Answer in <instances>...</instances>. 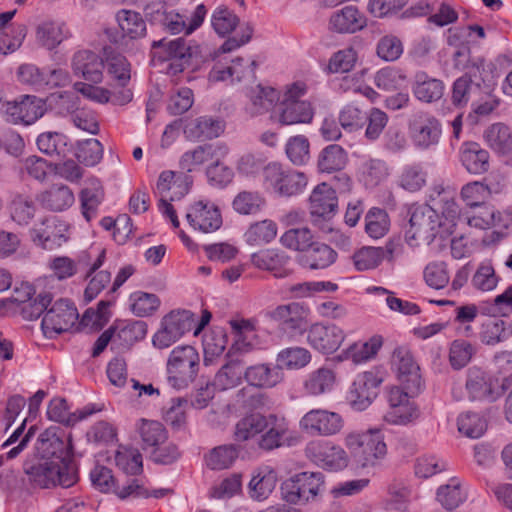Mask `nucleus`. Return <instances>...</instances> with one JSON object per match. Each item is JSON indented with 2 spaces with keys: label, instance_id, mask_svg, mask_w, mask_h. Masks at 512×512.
Wrapping results in <instances>:
<instances>
[{
  "label": "nucleus",
  "instance_id": "09e8293b",
  "mask_svg": "<svg viewBox=\"0 0 512 512\" xmlns=\"http://www.w3.org/2000/svg\"><path fill=\"white\" fill-rule=\"evenodd\" d=\"M238 457V450L233 444H224L211 449L204 456L206 466L215 471L230 468Z\"/></svg>",
  "mask_w": 512,
  "mask_h": 512
},
{
  "label": "nucleus",
  "instance_id": "f8f14e48",
  "mask_svg": "<svg viewBox=\"0 0 512 512\" xmlns=\"http://www.w3.org/2000/svg\"><path fill=\"white\" fill-rule=\"evenodd\" d=\"M78 317L79 314L74 303L61 298L51 302L42 318L41 327L46 337L53 338L55 335L71 329Z\"/></svg>",
  "mask_w": 512,
  "mask_h": 512
},
{
  "label": "nucleus",
  "instance_id": "39448f33",
  "mask_svg": "<svg viewBox=\"0 0 512 512\" xmlns=\"http://www.w3.org/2000/svg\"><path fill=\"white\" fill-rule=\"evenodd\" d=\"M200 357L196 349L190 345L175 347L167 361V380L175 389L186 388L192 383L199 370Z\"/></svg>",
  "mask_w": 512,
  "mask_h": 512
},
{
  "label": "nucleus",
  "instance_id": "473e14b6",
  "mask_svg": "<svg viewBox=\"0 0 512 512\" xmlns=\"http://www.w3.org/2000/svg\"><path fill=\"white\" fill-rule=\"evenodd\" d=\"M280 94L273 87L261 84L253 87L249 92L250 102L246 111L252 117L269 112L279 101Z\"/></svg>",
  "mask_w": 512,
  "mask_h": 512
},
{
  "label": "nucleus",
  "instance_id": "412c9836",
  "mask_svg": "<svg viewBox=\"0 0 512 512\" xmlns=\"http://www.w3.org/2000/svg\"><path fill=\"white\" fill-rule=\"evenodd\" d=\"M381 383L382 379L374 372L358 374L348 391L351 407L356 411L366 410L378 396Z\"/></svg>",
  "mask_w": 512,
  "mask_h": 512
},
{
  "label": "nucleus",
  "instance_id": "cd10ccee",
  "mask_svg": "<svg viewBox=\"0 0 512 512\" xmlns=\"http://www.w3.org/2000/svg\"><path fill=\"white\" fill-rule=\"evenodd\" d=\"M72 68L77 76L85 80L100 83L103 78L104 62L95 52L89 50L78 51L72 59Z\"/></svg>",
  "mask_w": 512,
  "mask_h": 512
},
{
  "label": "nucleus",
  "instance_id": "e433bc0d",
  "mask_svg": "<svg viewBox=\"0 0 512 512\" xmlns=\"http://www.w3.org/2000/svg\"><path fill=\"white\" fill-rule=\"evenodd\" d=\"M277 475L268 468L259 469L248 484L249 497L255 501L266 500L276 487Z\"/></svg>",
  "mask_w": 512,
  "mask_h": 512
},
{
  "label": "nucleus",
  "instance_id": "dca6fc26",
  "mask_svg": "<svg viewBox=\"0 0 512 512\" xmlns=\"http://www.w3.org/2000/svg\"><path fill=\"white\" fill-rule=\"evenodd\" d=\"M300 429L312 436H333L344 427L343 417L326 409H312L305 413L299 421Z\"/></svg>",
  "mask_w": 512,
  "mask_h": 512
},
{
  "label": "nucleus",
  "instance_id": "c9c22d12",
  "mask_svg": "<svg viewBox=\"0 0 512 512\" xmlns=\"http://www.w3.org/2000/svg\"><path fill=\"white\" fill-rule=\"evenodd\" d=\"M244 378L254 387L272 388L282 381L283 372L277 366L257 364L245 370Z\"/></svg>",
  "mask_w": 512,
  "mask_h": 512
},
{
  "label": "nucleus",
  "instance_id": "79ce46f5",
  "mask_svg": "<svg viewBox=\"0 0 512 512\" xmlns=\"http://www.w3.org/2000/svg\"><path fill=\"white\" fill-rule=\"evenodd\" d=\"M94 409L85 407L79 415L71 413L67 401L64 398H53L47 408V416L50 420L65 425H74L78 421L87 418L94 413Z\"/></svg>",
  "mask_w": 512,
  "mask_h": 512
},
{
  "label": "nucleus",
  "instance_id": "6ab92c4d",
  "mask_svg": "<svg viewBox=\"0 0 512 512\" xmlns=\"http://www.w3.org/2000/svg\"><path fill=\"white\" fill-rule=\"evenodd\" d=\"M70 446L66 432L60 427L50 426L38 436L35 449L43 459L66 461Z\"/></svg>",
  "mask_w": 512,
  "mask_h": 512
},
{
  "label": "nucleus",
  "instance_id": "5fc2aeb1",
  "mask_svg": "<svg viewBox=\"0 0 512 512\" xmlns=\"http://www.w3.org/2000/svg\"><path fill=\"white\" fill-rule=\"evenodd\" d=\"M312 360L310 351L304 347H289L282 349L277 355V367L293 370L307 366Z\"/></svg>",
  "mask_w": 512,
  "mask_h": 512
},
{
  "label": "nucleus",
  "instance_id": "b1692460",
  "mask_svg": "<svg viewBox=\"0 0 512 512\" xmlns=\"http://www.w3.org/2000/svg\"><path fill=\"white\" fill-rule=\"evenodd\" d=\"M250 259L254 267L268 271L276 278H285L292 272L290 256L279 249H262L253 253Z\"/></svg>",
  "mask_w": 512,
  "mask_h": 512
},
{
  "label": "nucleus",
  "instance_id": "2f4dec72",
  "mask_svg": "<svg viewBox=\"0 0 512 512\" xmlns=\"http://www.w3.org/2000/svg\"><path fill=\"white\" fill-rule=\"evenodd\" d=\"M14 15L15 11L0 13V54L3 55L16 51L26 37L27 30L24 25L6 27Z\"/></svg>",
  "mask_w": 512,
  "mask_h": 512
},
{
  "label": "nucleus",
  "instance_id": "9b49d317",
  "mask_svg": "<svg viewBox=\"0 0 512 512\" xmlns=\"http://www.w3.org/2000/svg\"><path fill=\"white\" fill-rule=\"evenodd\" d=\"M304 452L314 464L331 472L344 470L350 461L344 448L330 441L312 440L307 443Z\"/></svg>",
  "mask_w": 512,
  "mask_h": 512
},
{
  "label": "nucleus",
  "instance_id": "bf43d9fd",
  "mask_svg": "<svg viewBox=\"0 0 512 512\" xmlns=\"http://www.w3.org/2000/svg\"><path fill=\"white\" fill-rule=\"evenodd\" d=\"M243 375V367L239 361L227 362L216 373L212 386L219 390L234 388L240 384Z\"/></svg>",
  "mask_w": 512,
  "mask_h": 512
},
{
  "label": "nucleus",
  "instance_id": "ea45409f",
  "mask_svg": "<svg viewBox=\"0 0 512 512\" xmlns=\"http://www.w3.org/2000/svg\"><path fill=\"white\" fill-rule=\"evenodd\" d=\"M389 175L387 164L380 159L363 157L358 166L359 180L367 188H373L384 181Z\"/></svg>",
  "mask_w": 512,
  "mask_h": 512
},
{
  "label": "nucleus",
  "instance_id": "423d86ee",
  "mask_svg": "<svg viewBox=\"0 0 512 512\" xmlns=\"http://www.w3.org/2000/svg\"><path fill=\"white\" fill-rule=\"evenodd\" d=\"M309 201L312 224L322 233H331L333 231L332 218L338 207L335 190L327 183L318 184L313 189Z\"/></svg>",
  "mask_w": 512,
  "mask_h": 512
},
{
  "label": "nucleus",
  "instance_id": "8fccbe9b",
  "mask_svg": "<svg viewBox=\"0 0 512 512\" xmlns=\"http://www.w3.org/2000/svg\"><path fill=\"white\" fill-rule=\"evenodd\" d=\"M277 231V224L270 219H265L251 224L244 238L247 244L260 246L272 242L277 236Z\"/></svg>",
  "mask_w": 512,
  "mask_h": 512
},
{
  "label": "nucleus",
  "instance_id": "338daca9",
  "mask_svg": "<svg viewBox=\"0 0 512 512\" xmlns=\"http://www.w3.org/2000/svg\"><path fill=\"white\" fill-rule=\"evenodd\" d=\"M115 463L126 474L136 475L142 471V455L131 447H120L115 453Z\"/></svg>",
  "mask_w": 512,
  "mask_h": 512
},
{
  "label": "nucleus",
  "instance_id": "37998d69",
  "mask_svg": "<svg viewBox=\"0 0 512 512\" xmlns=\"http://www.w3.org/2000/svg\"><path fill=\"white\" fill-rule=\"evenodd\" d=\"M37 209V204L31 196L17 194L9 204L10 218L17 225L26 227L34 219Z\"/></svg>",
  "mask_w": 512,
  "mask_h": 512
},
{
  "label": "nucleus",
  "instance_id": "f03ea898",
  "mask_svg": "<svg viewBox=\"0 0 512 512\" xmlns=\"http://www.w3.org/2000/svg\"><path fill=\"white\" fill-rule=\"evenodd\" d=\"M344 444L354 462L361 468H375L387 455L384 435L377 428L352 431L345 436Z\"/></svg>",
  "mask_w": 512,
  "mask_h": 512
},
{
  "label": "nucleus",
  "instance_id": "f704fd0d",
  "mask_svg": "<svg viewBox=\"0 0 512 512\" xmlns=\"http://www.w3.org/2000/svg\"><path fill=\"white\" fill-rule=\"evenodd\" d=\"M337 259V253L327 244L316 241L311 248L299 256V264L311 270L325 269Z\"/></svg>",
  "mask_w": 512,
  "mask_h": 512
},
{
  "label": "nucleus",
  "instance_id": "3c124183",
  "mask_svg": "<svg viewBox=\"0 0 512 512\" xmlns=\"http://www.w3.org/2000/svg\"><path fill=\"white\" fill-rule=\"evenodd\" d=\"M116 19L123 37L138 39L146 34V23L141 14L131 10H121Z\"/></svg>",
  "mask_w": 512,
  "mask_h": 512
},
{
  "label": "nucleus",
  "instance_id": "a211bd4d",
  "mask_svg": "<svg viewBox=\"0 0 512 512\" xmlns=\"http://www.w3.org/2000/svg\"><path fill=\"white\" fill-rule=\"evenodd\" d=\"M104 260L105 250H101L94 261L91 259L90 252H83L78 256L77 261L68 256H57L52 258L48 265L58 280H65L74 276L77 273L78 267L82 266L89 267L86 277H90L103 265Z\"/></svg>",
  "mask_w": 512,
  "mask_h": 512
},
{
  "label": "nucleus",
  "instance_id": "2eb2a0df",
  "mask_svg": "<svg viewBox=\"0 0 512 512\" xmlns=\"http://www.w3.org/2000/svg\"><path fill=\"white\" fill-rule=\"evenodd\" d=\"M416 395L401 387H392L388 392L389 409L384 414V420L392 425H407L416 420L420 411L411 400Z\"/></svg>",
  "mask_w": 512,
  "mask_h": 512
},
{
  "label": "nucleus",
  "instance_id": "a19ab883",
  "mask_svg": "<svg viewBox=\"0 0 512 512\" xmlns=\"http://www.w3.org/2000/svg\"><path fill=\"white\" fill-rule=\"evenodd\" d=\"M104 199V190L99 180H90L88 186L80 193L82 215L86 221L93 220L98 213V208Z\"/></svg>",
  "mask_w": 512,
  "mask_h": 512
},
{
  "label": "nucleus",
  "instance_id": "13d9d810",
  "mask_svg": "<svg viewBox=\"0 0 512 512\" xmlns=\"http://www.w3.org/2000/svg\"><path fill=\"white\" fill-rule=\"evenodd\" d=\"M224 128L222 120L211 116H201L190 124L189 133L198 139H213L219 137Z\"/></svg>",
  "mask_w": 512,
  "mask_h": 512
},
{
  "label": "nucleus",
  "instance_id": "1a4fd4ad",
  "mask_svg": "<svg viewBox=\"0 0 512 512\" xmlns=\"http://www.w3.org/2000/svg\"><path fill=\"white\" fill-rule=\"evenodd\" d=\"M308 315V307L299 302L278 305L266 312V317L275 322L279 331L289 338L305 333Z\"/></svg>",
  "mask_w": 512,
  "mask_h": 512
},
{
  "label": "nucleus",
  "instance_id": "7ed1b4c3",
  "mask_svg": "<svg viewBox=\"0 0 512 512\" xmlns=\"http://www.w3.org/2000/svg\"><path fill=\"white\" fill-rule=\"evenodd\" d=\"M23 469L29 482L39 488L56 485L68 488L77 481V475L67 461L43 458L26 460Z\"/></svg>",
  "mask_w": 512,
  "mask_h": 512
},
{
  "label": "nucleus",
  "instance_id": "393cba45",
  "mask_svg": "<svg viewBox=\"0 0 512 512\" xmlns=\"http://www.w3.org/2000/svg\"><path fill=\"white\" fill-rule=\"evenodd\" d=\"M367 19L356 6L347 5L332 13L329 19V29L341 33L352 34L365 28Z\"/></svg>",
  "mask_w": 512,
  "mask_h": 512
},
{
  "label": "nucleus",
  "instance_id": "58836bf2",
  "mask_svg": "<svg viewBox=\"0 0 512 512\" xmlns=\"http://www.w3.org/2000/svg\"><path fill=\"white\" fill-rule=\"evenodd\" d=\"M39 200L45 208L51 211L61 212L71 207L75 198L72 190L68 186L54 184L40 195Z\"/></svg>",
  "mask_w": 512,
  "mask_h": 512
},
{
  "label": "nucleus",
  "instance_id": "e2e57ef3",
  "mask_svg": "<svg viewBox=\"0 0 512 512\" xmlns=\"http://www.w3.org/2000/svg\"><path fill=\"white\" fill-rule=\"evenodd\" d=\"M459 433L469 438H480L487 430V420L478 413L466 412L457 418Z\"/></svg>",
  "mask_w": 512,
  "mask_h": 512
},
{
  "label": "nucleus",
  "instance_id": "a18cd8bd",
  "mask_svg": "<svg viewBox=\"0 0 512 512\" xmlns=\"http://www.w3.org/2000/svg\"><path fill=\"white\" fill-rule=\"evenodd\" d=\"M267 427V416L259 413H251L241 418L235 425L234 438L244 442L260 436Z\"/></svg>",
  "mask_w": 512,
  "mask_h": 512
},
{
  "label": "nucleus",
  "instance_id": "c756f323",
  "mask_svg": "<svg viewBox=\"0 0 512 512\" xmlns=\"http://www.w3.org/2000/svg\"><path fill=\"white\" fill-rule=\"evenodd\" d=\"M337 383L334 369L322 366L308 373L303 380V390L309 396H321L332 392Z\"/></svg>",
  "mask_w": 512,
  "mask_h": 512
},
{
  "label": "nucleus",
  "instance_id": "6e6d98bb",
  "mask_svg": "<svg viewBox=\"0 0 512 512\" xmlns=\"http://www.w3.org/2000/svg\"><path fill=\"white\" fill-rule=\"evenodd\" d=\"M36 144L38 149L48 156L65 157L69 151L67 136L59 132L41 133Z\"/></svg>",
  "mask_w": 512,
  "mask_h": 512
},
{
  "label": "nucleus",
  "instance_id": "ddd939ff",
  "mask_svg": "<svg viewBox=\"0 0 512 512\" xmlns=\"http://www.w3.org/2000/svg\"><path fill=\"white\" fill-rule=\"evenodd\" d=\"M45 110V102L32 95H24L19 100L7 101L0 107V113L7 122L26 126L41 118Z\"/></svg>",
  "mask_w": 512,
  "mask_h": 512
},
{
  "label": "nucleus",
  "instance_id": "f3484780",
  "mask_svg": "<svg viewBox=\"0 0 512 512\" xmlns=\"http://www.w3.org/2000/svg\"><path fill=\"white\" fill-rule=\"evenodd\" d=\"M392 365L397 371L400 387L412 394H419L423 386L420 368L408 347L400 346L394 350Z\"/></svg>",
  "mask_w": 512,
  "mask_h": 512
},
{
  "label": "nucleus",
  "instance_id": "bb28decb",
  "mask_svg": "<svg viewBox=\"0 0 512 512\" xmlns=\"http://www.w3.org/2000/svg\"><path fill=\"white\" fill-rule=\"evenodd\" d=\"M410 131L411 137L417 146L428 148L438 143L441 136V125L436 118L421 114L412 121Z\"/></svg>",
  "mask_w": 512,
  "mask_h": 512
},
{
  "label": "nucleus",
  "instance_id": "f257e3e1",
  "mask_svg": "<svg viewBox=\"0 0 512 512\" xmlns=\"http://www.w3.org/2000/svg\"><path fill=\"white\" fill-rule=\"evenodd\" d=\"M448 190L444 182H435L428 192L426 205H413L409 209V227L405 239L410 247L424 241L430 251L441 254L448 246Z\"/></svg>",
  "mask_w": 512,
  "mask_h": 512
},
{
  "label": "nucleus",
  "instance_id": "4be33fe9",
  "mask_svg": "<svg viewBox=\"0 0 512 512\" xmlns=\"http://www.w3.org/2000/svg\"><path fill=\"white\" fill-rule=\"evenodd\" d=\"M473 209H477L473 214L458 213L456 205L450 202V218H453L450 219L452 226L464 227L467 225L479 229L500 226L501 214L493 206L485 202Z\"/></svg>",
  "mask_w": 512,
  "mask_h": 512
},
{
  "label": "nucleus",
  "instance_id": "7c9ffc66",
  "mask_svg": "<svg viewBox=\"0 0 512 512\" xmlns=\"http://www.w3.org/2000/svg\"><path fill=\"white\" fill-rule=\"evenodd\" d=\"M489 152L476 142H465L459 149V159L465 169L475 175L489 170Z\"/></svg>",
  "mask_w": 512,
  "mask_h": 512
},
{
  "label": "nucleus",
  "instance_id": "49530a36",
  "mask_svg": "<svg viewBox=\"0 0 512 512\" xmlns=\"http://www.w3.org/2000/svg\"><path fill=\"white\" fill-rule=\"evenodd\" d=\"M136 430L142 440L144 448H154L166 443L168 432L164 425L156 420L139 419L136 423Z\"/></svg>",
  "mask_w": 512,
  "mask_h": 512
},
{
  "label": "nucleus",
  "instance_id": "c85d7f7f",
  "mask_svg": "<svg viewBox=\"0 0 512 512\" xmlns=\"http://www.w3.org/2000/svg\"><path fill=\"white\" fill-rule=\"evenodd\" d=\"M313 116L310 102H281L271 117L282 125H294L310 123Z\"/></svg>",
  "mask_w": 512,
  "mask_h": 512
},
{
  "label": "nucleus",
  "instance_id": "603ef678",
  "mask_svg": "<svg viewBox=\"0 0 512 512\" xmlns=\"http://www.w3.org/2000/svg\"><path fill=\"white\" fill-rule=\"evenodd\" d=\"M112 327L115 341H119L124 347H130L144 339L147 334V324L141 320L122 322Z\"/></svg>",
  "mask_w": 512,
  "mask_h": 512
},
{
  "label": "nucleus",
  "instance_id": "0eeeda50",
  "mask_svg": "<svg viewBox=\"0 0 512 512\" xmlns=\"http://www.w3.org/2000/svg\"><path fill=\"white\" fill-rule=\"evenodd\" d=\"M193 52L184 38H176L170 41L164 39L153 41L152 57L154 61L166 63V72L177 75L189 66Z\"/></svg>",
  "mask_w": 512,
  "mask_h": 512
},
{
  "label": "nucleus",
  "instance_id": "4468645a",
  "mask_svg": "<svg viewBox=\"0 0 512 512\" xmlns=\"http://www.w3.org/2000/svg\"><path fill=\"white\" fill-rule=\"evenodd\" d=\"M305 332L307 344L323 355L335 353L346 338L344 330L333 323L316 322Z\"/></svg>",
  "mask_w": 512,
  "mask_h": 512
},
{
  "label": "nucleus",
  "instance_id": "69168bd1",
  "mask_svg": "<svg viewBox=\"0 0 512 512\" xmlns=\"http://www.w3.org/2000/svg\"><path fill=\"white\" fill-rule=\"evenodd\" d=\"M365 230L374 239L382 238L389 230L390 220L384 209L373 207L365 217Z\"/></svg>",
  "mask_w": 512,
  "mask_h": 512
},
{
  "label": "nucleus",
  "instance_id": "774afa93",
  "mask_svg": "<svg viewBox=\"0 0 512 512\" xmlns=\"http://www.w3.org/2000/svg\"><path fill=\"white\" fill-rule=\"evenodd\" d=\"M75 156L86 166H94L103 157V146L94 138L78 141Z\"/></svg>",
  "mask_w": 512,
  "mask_h": 512
},
{
  "label": "nucleus",
  "instance_id": "052dcab7",
  "mask_svg": "<svg viewBox=\"0 0 512 512\" xmlns=\"http://www.w3.org/2000/svg\"><path fill=\"white\" fill-rule=\"evenodd\" d=\"M32 288L26 287L25 297L27 299H16L18 302L23 303L22 313L25 318L30 320L37 319L41 315L44 316L48 310L51 302L52 295L50 293H40L33 300L31 299Z\"/></svg>",
  "mask_w": 512,
  "mask_h": 512
},
{
  "label": "nucleus",
  "instance_id": "72a5a7b5",
  "mask_svg": "<svg viewBox=\"0 0 512 512\" xmlns=\"http://www.w3.org/2000/svg\"><path fill=\"white\" fill-rule=\"evenodd\" d=\"M69 36L66 24L58 20H45L36 28L37 42L48 50L56 48Z\"/></svg>",
  "mask_w": 512,
  "mask_h": 512
},
{
  "label": "nucleus",
  "instance_id": "20e7f679",
  "mask_svg": "<svg viewBox=\"0 0 512 512\" xmlns=\"http://www.w3.org/2000/svg\"><path fill=\"white\" fill-rule=\"evenodd\" d=\"M308 183L300 171L272 162L263 169L264 189L277 197L289 198L301 194Z\"/></svg>",
  "mask_w": 512,
  "mask_h": 512
},
{
  "label": "nucleus",
  "instance_id": "864d4df0",
  "mask_svg": "<svg viewBox=\"0 0 512 512\" xmlns=\"http://www.w3.org/2000/svg\"><path fill=\"white\" fill-rule=\"evenodd\" d=\"M346 151L337 144L326 146L318 156V168L321 172L332 173L342 170L347 163Z\"/></svg>",
  "mask_w": 512,
  "mask_h": 512
},
{
  "label": "nucleus",
  "instance_id": "0e129e2a",
  "mask_svg": "<svg viewBox=\"0 0 512 512\" xmlns=\"http://www.w3.org/2000/svg\"><path fill=\"white\" fill-rule=\"evenodd\" d=\"M265 205L264 197L257 191L239 192L233 202V209L241 215L258 213Z\"/></svg>",
  "mask_w": 512,
  "mask_h": 512
},
{
  "label": "nucleus",
  "instance_id": "de8ad7c7",
  "mask_svg": "<svg viewBox=\"0 0 512 512\" xmlns=\"http://www.w3.org/2000/svg\"><path fill=\"white\" fill-rule=\"evenodd\" d=\"M445 85L435 78H428L424 73L416 75V83L413 87L415 97L426 103L439 100L444 93Z\"/></svg>",
  "mask_w": 512,
  "mask_h": 512
},
{
  "label": "nucleus",
  "instance_id": "c03bdc74",
  "mask_svg": "<svg viewBox=\"0 0 512 512\" xmlns=\"http://www.w3.org/2000/svg\"><path fill=\"white\" fill-rule=\"evenodd\" d=\"M383 344L381 336L375 335L364 343H353L338 356L340 361L351 359L359 364L373 358Z\"/></svg>",
  "mask_w": 512,
  "mask_h": 512
},
{
  "label": "nucleus",
  "instance_id": "4c0bfd02",
  "mask_svg": "<svg viewBox=\"0 0 512 512\" xmlns=\"http://www.w3.org/2000/svg\"><path fill=\"white\" fill-rule=\"evenodd\" d=\"M487 145L501 155L512 154V132L509 126L498 122L490 125L483 134Z\"/></svg>",
  "mask_w": 512,
  "mask_h": 512
},
{
  "label": "nucleus",
  "instance_id": "a878e982",
  "mask_svg": "<svg viewBox=\"0 0 512 512\" xmlns=\"http://www.w3.org/2000/svg\"><path fill=\"white\" fill-rule=\"evenodd\" d=\"M227 154L228 147L220 142L197 146L193 150L186 151L181 156L179 165L182 170L192 172L204 162L214 159H224Z\"/></svg>",
  "mask_w": 512,
  "mask_h": 512
},
{
  "label": "nucleus",
  "instance_id": "5701e85b",
  "mask_svg": "<svg viewBox=\"0 0 512 512\" xmlns=\"http://www.w3.org/2000/svg\"><path fill=\"white\" fill-rule=\"evenodd\" d=\"M289 422L284 417L275 414L267 416V427L258 437V446L265 451H272L285 445H290L293 439Z\"/></svg>",
  "mask_w": 512,
  "mask_h": 512
},
{
  "label": "nucleus",
  "instance_id": "aec40b11",
  "mask_svg": "<svg viewBox=\"0 0 512 512\" xmlns=\"http://www.w3.org/2000/svg\"><path fill=\"white\" fill-rule=\"evenodd\" d=\"M186 220L194 230L203 233L215 232L223 223L219 207L207 199L191 204L186 212Z\"/></svg>",
  "mask_w": 512,
  "mask_h": 512
},
{
  "label": "nucleus",
  "instance_id": "680f3d73",
  "mask_svg": "<svg viewBox=\"0 0 512 512\" xmlns=\"http://www.w3.org/2000/svg\"><path fill=\"white\" fill-rule=\"evenodd\" d=\"M280 242L284 247L300 251L303 254L311 248L316 241H314L311 231L306 227H302L286 231L280 237Z\"/></svg>",
  "mask_w": 512,
  "mask_h": 512
},
{
  "label": "nucleus",
  "instance_id": "4d7b16f0",
  "mask_svg": "<svg viewBox=\"0 0 512 512\" xmlns=\"http://www.w3.org/2000/svg\"><path fill=\"white\" fill-rule=\"evenodd\" d=\"M427 173L420 163L406 164L398 177V185L406 191L417 192L426 185Z\"/></svg>",
  "mask_w": 512,
  "mask_h": 512
},
{
  "label": "nucleus",
  "instance_id": "9d476101",
  "mask_svg": "<svg viewBox=\"0 0 512 512\" xmlns=\"http://www.w3.org/2000/svg\"><path fill=\"white\" fill-rule=\"evenodd\" d=\"M68 229V224L59 217L45 216L33 224L29 236L35 246L52 251L68 241Z\"/></svg>",
  "mask_w": 512,
  "mask_h": 512
},
{
  "label": "nucleus",
  "instance_id": "6e6552de",
  "mask_svg": "<svg viewBox=\"0 0 512 512\" xmlns=\"http://www.w3.org/2000/svg\"><path fill=\"white\" fill-rule=\"evenodd\" d=\"M323 485L321 472H301L281 484L282 498L290 504H305L317 497Z\"/></svg>",
  "mask_w": 512,
  "mask_h": 512
}]
</instances>
